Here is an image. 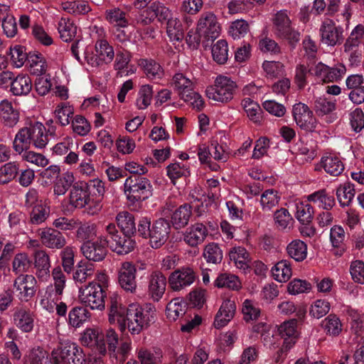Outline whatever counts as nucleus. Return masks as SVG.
Returning a JSON list of instances; mask_svg holds the SVG:
<instances>
[{"label": "nucleus", "mask_w": 364, "mask_h": 364, "mask_svg": "<svg viewBox=\"0 0 364 364\" xmlns=\"http://www.w3.org/2000/svg\"><path fill=\"white\" fill-rule=\"evenodd\" d=\"M48 136L46 127L39 122L31 123L16 133L14 140V149L21 154L32 144L36 148L42 149L48 143Z\"/></svg>", "instance_id": "1"}, {"label": "nucleus", "mask_w": 364, "mask_h": 364, "mask_svg": "<svg viewBox=\"0 0 364 364\" xmlns=\"http://www.w3.org/2000/svg\"><path fill=\"white\" fill-rule=\"evenodd\" d=\"M156 309L151 305L142 306L139 304L128 306L127 328L133 335H137L153 322Z\"/></svg>", "instance_id": "2"}, {"label": "nucleus", "mask_w": 364, "mask_h": 364, "mask_svg": "<svg viewBox=\"0 0 364 364\" xmlns=\"http://www.w3.org/2000/svg\"><path fill=\"white\" fill-rule=\"evenodd\" d=\"M172 85L179 97L189 103L193 108L200 110L203 107L204 101L201 95L194 91V82L192 79L183 73H176L173 77Z\"/></svg>", "instance_id": "3"}, {"label": "nucleus", "mask_w": 364, "mask_h": 364, "mask_svg": "<svg viewBox=\"0 0 364 364\" xmlns=\"http://www.w3.org/2000/svg\"><path fill=\"white\" fill-rule=\"evenodd\" d=\"M51 356L55 364H86L87 362L82 348L70 341L53 349Z\"/></svg>", "instance_id": "4"}, {"label": "nucleus", "mask_w": 364, "mask_h": 364, "mask_svg": "<svg viewBox=\"0 0 364 364\" xmlns=\"http://www.w3.org/2000/svg\"><path fill=\"white\" fill-rule=\"evenodd\" d=\"M237 84L230 77L219 75L214 82V85L207 87L205 93L208 99L221 103L230 102L234 97Z\"/></svg>", "instance_id": "5"}, {"label": "nucleus", "mask_w": 364, "mask_h": 364, "mask_svg": "<svg viewBox=\"0 0 364 364\" xmlns=\"http://www.w3.org/2000/svg\"><path fill=\"white\" fill-rule=\"evenodd\" d=\"M105 290H102L96 282H90L87 285L79 287L80 302L92 310H104L105 308Z\"/></svg>", "instance_id": "6"}, {"label": "nucleus", "mask_w": 364, "mask_h": 364, "mask_svg": "<svg viewBox=\"0 0 364 364\" xmlns=\"http://www.w3.org/2000/svg\"><path fill=\"white\" fill-rule=\"evenodd\" d=\"M151 183L144 177L129 176L123 186L127 199L133 203L148 198L151 194Z\"/></svg>", "instance_id": "7"}, {"label": "nucleus", "mask_w": 364, "mask_h": 364, "mask_svg": "<svg viewBox=\"0 0 364 364\" xmlns=\"http://www.w3.org/2000/svg\"><path fill=\"white\" fill-rule=\"evenodd\" d=\"M103 234L106 237L107 247L118 255H127L135 247V241L126 235L122 236L114 223L106 225Z\"/></svg>", "instance_id": "8"}, {"label": "nucleus", "mask_w": 364, "mask_h": 364, "mask_svg": "<svg viewBox=\"0 0 364 364\" xmlns=\"http://www.w3.org/2000/svg\"><path fill=\"white\" fill-rule=\"evenodd\" d=\"M273 31L280 38L286 39L290 43L298 42L300 38V33L291 26L287 10L278 11L272 19Z\"/></svg>", "instance_id": "9"}, {"label": "nucleus", "mask_w": 364, "mask_h": 364, "mask_svg": "<svg viewBox=\"0 0 364 364\" xmlns=\"http://www.w3.org/2000/svg\"><path fill=\"white\" fill-rule=\"evenodd\" d=\"M95 54L87 50L85 59L93 68H102L109 64L114 59V51L106 40H99L95 43Z\"/></svg>", "instance_id": "10"}, {"label": "nucleus", "mask_w": 364, "mask_h": 364, "mask_svg": "<svg viewBox=\"0 0 364 364\" xmlns=\"http://www.w3.org/2000/svg\"><path fill=\"white\" fill-rule=\"evenodd\" d=\"M128 306L124 305L122 297L114 293L109 296L108 320L111 324L117 323L121 331L127 329Z\"/></svg>", "instance_id": "11"}, {"label": "nucleus", "mask_w": 364, "mask_h": 364, "mask_svg": "<svg viewBox=\"0 0 364 364\" xmlns=\"http://www.w3.org/2000/svg\"><path fill=\"white\" fill-rule=\"evenodd\" d=\"M343 32V28L341 26H337L333 20L324 18L319 28L321 41L330 47L341 44L344 39Z\"/></svg>", "instance_id": "12"}, {"label": "nucleus", "mask_w": 364, "mask_h": 364, "mask_svg": "<svg viewBox=\"0 0 364 364\" xmlns=\"http://www.w3.org/2000/svg\"><path fill=\"white\" fill-rule=\"evenodd\" d=\"M197 277L196 272L190 267H183L173 272L168 278L171 289L181 291L192 285Z\"/></svg>", "instance_id": "13"}, {"label": "nucleus", "mask_w": 364, "mask_h": 364, "mask_svg": "<svg viewBox=\"0 0 364 364\" xmlns=\"http://www.w3.org/2000/svg\"><path fill=\"white\" fill-rule=\"evenodd\" d=\"M107 241L104 234L98 237L95 242L87 241L81 246L82 255L89 260L100 262L107 255Z\"/></svg>", "instance_id": "14"}, {"label": "nucleus", "mask_w": 364, "mask_h": 364, "mask_svg": "<svg viewBox=\"0 0 364 364\" xmlns=\"http://www.w3.org/2000/svg\"><path fill=\"white\" fill-rule=\"evenodd\" d=\"M197 31L208 40L217 38L220 33V26L216 16L212 12L203 13L198 21Z\"/></svg>", "instance_id": "15"}, {"label": "nucleus", "mask_w": 364, "mask_h": 364, "mask_svg": "<svg viewBox=\"0 0 364 364\" xmlns=\"http://www.w3.org/2000/svg\"><path fill=\"white\" fill-rule=\"evenodd\" d=\"M292 113L296 124L301 129L307 132H313L316 129L317 120L306 105L301 102L295 104Z\"/></svg>", "instance_id": "16"}, {"label": "nucleus", "mask_w": 364, "mask_h": 364, "mask_svg": "<svg viewBox=\"0 0 364 364\" xmlns=\"http://www.w3.org/2000/svg\"><path fill=\"white\" fill-rule=\"evenodd\" d=\"M136 268L131 262H124L118 269V282L127 292L134 293L136 290Z\"/></svg>", "instance_id": "17"}, {"label": "nucleus", "mask_w": 364, "mask_h": 364, "mask_svg": "<svg viewBox=\"0 0 364 364\" xmlns=\"http://www.w3.org/2000/svg\"><path fill=\"white\" fill-rule=\"evenodd\" d=\"M346 73L344 66L330 68L322 63H317L311 68V73L319 82L323 83L333 82L340 80Z\"/></svg>", "instance_id": "18"}, {"label": "nucleus", "mask_w": 364, "mask_h": 364, "mask_svg": "<svg viewBox=\"0 0 364 364\" xmlns=\"http://www.w3.org/2000/svg\"><path fill=\"white\" fill-rule=\"evenodd\" d=\"M170 230L171 226L167 220L160 218L155 221L149 236L151 246L156 249L161 247L168 240Z\"/></svg>", "instance_id": "19"}, {"label": "nucleus", "mask_w": 364, "mask_h": 364, "mask_svg": "<svg viewBox=\"0 0 364 364\" xmlns=\"http://www.w3.org/2000/svg\"><path fill=\"white\" fill-rule=\"evenodd\" d=\"M14 288L21 300L28 301L36 293V280L30 274H21L14 281Z\"/></svg>", "instance_id": "20"}, {"label": "nucleus", "mask_w": 364, "mask_h": 364, "mask_svg": "<svg viewBox=\"0 0 364 364\" xmlns=\"http://www.w3.org/2000/svg\"><path fill=\"white\" fill-rule=\"evenodd\" d=\"M43 245L50 249H61L66 244L63 235L56 229L48 228L40 230L38 232Z\"/></svg>", "instance_id": "21"}, {"label": "nucleus", "mask_w": 364, "mask_h": 364, "mask_svg": "<svg viewBox=\"0 0 364 364\" xmlns=\"http://www.w3.org/2000/svg\"><path fill=\"white\" fill-rule=\"evenodd\" d=\"M166 287V277L159 271L153 272L149 277L148 294L155 301L163 296Z\"/></svg>", "instance_id": "22"}, {"label": "nucleus", "mask_w": 364, "mask_h": 364, "mask_svg": "<svg viewBox=\"0 0 364 364\" xmlns=\"http://www.w3.org/2000/svg\"><path fill=\"white\" fill-rule=\"evenodd\" d=\"M80 341L86 346H96L97 350L102 355L107 351L104 336L98 329L87 328L82 334Z\"/></svg>", "instance_id": "23"}, {"label": "nucleus", "mask_w": 364, "mask_h": 364, "mask_svg": "<svg viewBox=\"0 0 364 364\" xmlns=\"http://www.w3.org/2000/svg\"><path fill=\"white\" fill-rule=\"evenodd\" d=\"M236 309L235 304L230 299H225L221 304L219 311L215 315L214 326L221 328L226 326L233 318Z\"/></svg>", "instance_id": "24"}, {"label": "nucleus", "mask_w": 364, "mask_h": 364, "mask_svg": "<svg viewBox=\"0 0 364 364\" xmlns=\"http://www.w3.org/2000/svg\"><path fill=\"white\" fill-rule=\"evenodd\" d=\"M131 58V54L127 50L117 52L114 69L117 71V76L125 77L135 73L136 68L133 65H129Z\"/></svg>", "instance_id": "25"}, {"label": "nucleus", "mask_w": 364, "mask_h": 364, "mask_svg": "<svg viewBox=\"0 0 364 364\" xmlns=\"http://www.w3.org/2000/svg\"><path fill=\"white\" fill-rule=\"evenodd\" d=\"M36 274L42 282H46L50 277V262L48 255L44 250H37L34 254Z\"/></svg>", "instance_id": "26"}, {"label": "nucleus", "mask_w": 364, "mask_h": 364, "mask_svg": "<svg viewBox=\"0 0 364 364\" xmlns=\"http://www.w3.org/2000/svg\"><path fill=\"white\" fill-rule=\"evenodd\" d=\"M296 319L284 321L279 326L278 328L279 333L284 339L282 346L283 349L288 350L295 344L296 338Z\"/></svg>", "instance_id": "27"}, {"label": "nucleus", "mask_w": 364, "mask_h": 364, "mask_svg": "<svg viewBox=\"0 0 364 364\" xmlns=\"http://www.w3.org/2000/svg\"><path fill=\"white\" fill-rule=\"evenodd\" d=\"M0 119L5 126L14 127L19 121V112L11 102L2 100L0 102Z\"/></svg>", "instance_id": "28"}, {"label": "nucleus", "mask_w": 364, "mask_h": 364, "mask_svg": "<svg viewBox=\"0 0 364 364\" xmlns=\"http://www.w3.org/2000/svg\"><path fill=\"white\" fill-rule=\"evenodd\" d=\"M320 163L325 172L331 176H340L345 168L340 157L333 154L323 156Z\"/></svg>", "instance_id": "29"}, {"label": "nucleus", "mask_w": 364, "mask_h": 364, "mask_svg": "<svg viewBox=\"0 0 364 364\" xmlns=\"http://www.w3.org/2000/svg\"><path fill=\"white\" fill-rule=\"evenodd\" d=\"M208 230L202 223H196L189 227L185 233L184 241L191 247H196L203 242Z\"/></svg>", "instance_id": "30"}, {"label": "nucleus", "mask_w": 364, "mask_h": 364, "mask_svg": "<svg viewBox=\"0 0 364 364\" xmlns=\"http://www.w3.org/2000/svg\"><path fill=\"white\" fill-rule=\"evenodd\" d=\"M336 109V101H331L324 97H317L314 104V109L319 117H326L328 122H332L334 117L329 116Z\"/></svg>", "instance_id": "31"}, {"label": "nucleus", "mask_w": 364, "mask_h": 364, "mask_svg": "<svg viewBox=\"0 0 364 364\" xmlns=\"http://www.w3.org/2000/svg\"><path fill=\"white\" fill-rule=\"evenodd\" d=\"M32 87L30 77L26 74H19L12 80L10 91L16 96L27 95L31 91Z\"/></svg>", "instance_id": "32"}, {"label": "nucleus", "mask_w": 364, "mask_h": 364, "mask_svg": "<svg viewBox=\"0 0 364 364\" xmlns=\"http://www.w3.org/2000/svg\"><path fill=\"white\" fill-rule=\"evenodd\" d=\"M138 64L149 80H161L164 76V69L159 63L153 59H140Z\"/></svg>", "instance_id": "33"}, {"label": "nucleus", "mask_w": 364, "mask_h": 364, "mask_svg": "<svg viewBox=\"0 0 364 364\" xmlns=\"http://www.w3.org/2000/svg\"><path fill=\"white\" fill-rule=\"evenodd\" d=\"M229 256L237 268L244 271L250 268L251 259L245 247L240 246L232 247L229 252Z\"/></svg>", "instance_id": "34"}, {"label": "nucleus", "mask_w": 364, "mask_h": 364, "mask_svg": "<svg viewBox=\"0 0 364 364\" xmlns=\"http://www.w3.org/2000/svg\"><path fill=\"white\" fill-rule=\"evenodd\" d=\"M28 63L32 75L41 76L46 72L48 66L46 58L38 52L35 51L28 54Z\"/></svg>", "instance_id": "35"}, {"label": "nucleus", "mask_w": 364, "mask_h": 364, "mask_svg": "<svg viewBox=\"0 0 364 364\" xmlns=\"http://www.w3.org/2000/svg\"><path fill=\"white\" fill-rule=\"evenodd\" d=\"M307 199L323 210H330L335 205L334 198L327 193L325 189L319 190L309 195Z\"/></svg>", "instance_id": "36"}, {"label": "nucleus", "mask_w": 364, "mask_h": 364, "mask_svg": "<svg viewBox=\"0 0 364 364\" xmlns=\"http://www.w3.org/2000/svg\"><path fill=\"white\" fill-rule=\"evenodd\" d=\"M326 335L330 336H338L343 330V323L336 314H331L322 320L321 323Z\"/></svg>", "instance_id": "37"}, {"label": "nucleus", "mask_w": 364, "mask_h": 364, "mask_svg": "<svg viewBox=\"0 0 364 364\" xmlns=\"http://www.w3.org/2000/svg\"><path fill=\"white\" fill-rule=\"evenodd\" d=\"M90 197L88 191L80 186H75L70 192V204L76 208L86 206Z\"/></svg>", "instance_id": "38"}, {"label": "nucleus", "mask_w": 364, "mask_h": 364, "mask_svg": "<svg viewBox=\"0 0 364 364\" xmlns=\"http://www.w3.org/2000/svg\"><path fill=\"white\" fill-rule=\"evenodd\" d=\"M361 44L350 41H345L343 44V52L347 55L350 66H358L361 63L363 51Z\"/></svg>", "instance_id": "39"}, {"label": "nucleus", "mask_w": 364, "mask_h": 364, "mask_svg": "<svg viewBox=\"0 0 364 364\" xmlns=\"http://www.w3.org/2000/svg\"><path fill=\"white\" fill-rule=\"evenodd\" d=\"M274 279L279 282H287L292 275L291 262L287 259L278 262L272 268Z\"/></svg>", "instance_id": "40"}, {"label": "nucleus", "mask_w": 364, "mask_h": 364, "mask_svg": "<svg viewBox=\"0 0 364 364\" xmlns=\"http://www.w3.org/2000/svg\"><path fill=\"white\" fill-rule=\"evenodd\" d=\"M192 215L191 206L183 204L176 209L172 215L171 221L176 229L185 227Z\"/></svg>", "instance_id": "41"}, {"label": "nucleus", "mask_w": 364, "mask_h": 364, "mask_svg": "<svg viewBox=\"0 0 364 364\" xmlns=\"http://www.w3.org/2000/svg\"><path fill=\"white\" fill-rule=\"evenodd\" d=\"M354 185L350 182L341 184L336 189V197L339 204L343 206H348L355 196Z\"/></svg>", "instance_id": "42"}, {"label": "nucleus", "mask_w": 364, "mask_h": 364, "mask_svg": "<svg viewBox=\"0 0 364 364\" xmlns=\"http://www.w3.org/2000/svg\"><path fill=\"white\" fill-rule=\"evenodd\" d=\"M77 26L68 18L62 17L58 22V30L63 41H72L77 34Z\"/></svg>", "instance_id": "43"}, {"label": "nucleus", "mask_w": 364, "mask_h": 364, "mask_svg": "<svg viewBox=\"0 0 364 364\" xmlns=\"http://www.w3.org/2000/svg\"><path fill=\"white\" fill-rule=\"evenodd\" d=\"M346 314L350 320L351 330L358 336L364 331V314L358 310L348 306Z\"/></svg>", "instance_id": "44"}, {"label": "nucleus", "mask_w": 364, "mask_h": 364, "mask_svg": "<svg viewBox=\"0 0 364 364\" xmlns=\"http://www.w3.org/2000/svg\"><path fill=\"white\" fill-rule=\"evenodd\" d=\"M287 252L295 261L301 262L306 258L307 245L300 240H294L287 245Z\"/></svg>", "instance_id": "45"}, {"label": "nucleus", "mask_w": 364, "mask_h": 364, "mask_svg": "<svg viewBox=\"0 0 364 364\" xmlns=\"http://www.w3.org/2000/svg\"><path fill=\"white\" fill-rule=\"evenodd\" d=\"M116 221L124 235H129L136 231L134 218L132 213L120 212L117 215Z\"/></svg>", "instance_id": "46"}, {"label": "nucleus", "mask_w": 364, "mask_h": 364, "mask_svg": "<svg viewBox=\"0 0 364 364\" xmlns=\"http://www.w3.org/2000/svg\"><path fill=\"white\" fill-rule=\"evenodd\" d=\"M94 273L95 269L92 264L80 263L76 266L73 273V278L77 284H82L87 279H90Z\"/></svg>", "instance_id": "47"}, {"label": "nucleus", "mask_w": 364, "mask_h": 364, "mask_svg": "<svg viewBox=\"0 0 364 364\" xmlns=\"http://www.w3.org/2000/svg\"><path fill=\"white\" fill-rule=\"evenodd\" d=\"M14 322L22 331L31 332L33 328V319L29 311L21 309L14 316Z\"/></svg>", "instance_id": "48"}, {"label": "nucleus", "mask_w": 364, "mask_h": 364, "mask_svg": "<svg viewBox=\"0 0 364 364\" xmlns=\"http://www.w3.org/2000/svg\"><path fill=\"white\" fill-rule=\"evenodd\" d=\"M280 196L274 189H267L262 194L259 200L260 205L263 211H270L278 205L280 200Z\"/></svg>", "instance_id": "49"}, {"label": "nucleus", "mask_w": 364, "mask_h": 364, "mask_svg": "<svg viewBox=\"0 0 364 364\" xmlns=\"http://www.w3.org/2000/svg\"><path fill=\"white\" fill-rule=\"evenodd\" d=\"M166 33L171 41H180L184 36V27L176 17L170 18L166 23Z\"/></svg>", "instance_id": "50"}, {"label": "nucleus", "mask_w": 364, "mask_h": 364, "mask_svg": "<svg viewBox=\"0 0 364 364\" xmlns=\"http://www.w3.org/2000/svg\"><path fill=\"white\" fill-rule=\"evenodd\" d=\"M276 228L281 231H287L291 229L293 224V218L286 208L277 210L274 215Z\"/></svg>", "instance_id": "51"}, {"label": "nucleus", "mask_w": 364, "mask_h": 364, "mask_svg": "<svg viewBox=\"0 0 364 364\" xmlns=\"http://www.w3.org/2000/svg\"><path fill=\"white\" fill-rule=\"evenodd\" d=\"M295 206L296 218L304 225L309 224L313 219L314 215V209L311 205L307 202L299 201L296 203Z\"/></svg>", "instance_id": "52"}, {"label": "nucleus", "mask_w": 364, "mask_h": 364, "mask_svg": "<svg viewBox=\"0 0 364 364\" xmlns=\"http://www.w3.org/2000/svg\"><path fill=\"white\" fill-rule=\"evenodd\" d=\"M186 304L178 298L171 300L166 306V316L170 321H176L185 314Z\"/></svg>", "instance_id": "53"}, {"label": "nucleus", "mask_w": 364, "mask_h": 364, "mask_svg": "<svg viewBox=\"0 0 364 364\" xmlns=\"http://www.w3.org/2000/svg\"><path fill=\"white\" fill-rule=\"evenodd\" d=\"M137 358L141 364H161L162 363L161 352L146 348L137 350Z\"/></svg>", "instance_id": "54"}, {"label": "nucleus", "mask_w": 364, "mask_h": 364, "mask_svg": "<svg viewBox=\"0 0 364 364\" xmlns=\"http://www.w3.org/2000/svg\"><path fill=\"white\" fill-rule=\"evenodd\" d=\"M90 316V313L84 307H74L69 312V323L75 327L78 328L85 323Z\"/></svg>", "instance_id": "55"}, {"label": "nucleus", "mask_w": 364, "mask_h": 364, "mask_svg": "<svg viewBox=\"0 0 364 364\" xmlns=\"http://www.w3.org/2000/svg\"><path fill=\"white\" fill-rule=\"evenodd\" d=\"M203 255L209 264H219L223 259V252L218 245L215 242L205 245Z\"/></svg>", "instance_id": "56"}, {"label": "nucleus", "mask_w": 364, "mask_h": 364, "mask_svg": "<svg viewBox=\"0 0 364 364\" xmlns=\"http://www.w3.org/2000/svg\"><path fill=\"white\" fill-rule=\"evenodd\" d=\"M242 105L249 119L255 123L259 122L262 118V109L259 104L250 98H245Z\"/></svg>", "instance_id": "57"}, {"label": "nucleus", "mask_w": 364, "mask_h": 364, "mask_svg": "<svg viewBox=\"0 0 364 364\" xmlns=\"http://www.w3.org/2000/svg\"><path fill=\"white\" fill-rule=\"evenodd\" d=\"M153 87L150 85H141L139 90L136 106L139 109H145L151 104L153 97Z\"/></svg>", "instance_id": "58"}, {"label": "nucleus", "mask_w": 364, "mask_h": 364, "mask_svg": "<svg viewBox=\"0 0 364 364\" xmlns=\"http://www.w3.org/2000/svg\"><path fill=\"white\" fill-rule=\"evenodd\" d=\"M215 285L219 288L226 287L232 290H239L242 285L239 278L235 274H221L215 280Z\"/></svg>", "instance_id": "59"}, {"label": "nucleus", "mask_w": 364, "mask_h": 364, "mask_svg": "<svg viewBox=\"0 0 364 364\" xmlns=\"http://www.w3.org/2000/svg\"><path fill=\"white\" fill-rule=\"evenodd\" d=\"M73 113L74 109L68 102H62L58 105L55 109V117L62 126L70 124Z\"/></svg>", "instance_id": "60"}, {"label": "nucleus", "mask_w": 364, "mask_h": 364, "mask_svg": "<svg viewBox=\"0 0 364 364\" xmlns=\"http://www.w3.org/2000/svg\"><path fill=\"white\" fill-rule=\"evenodd\" d=\"M212 56L218 64H225L228 59V46L225 40H219L212 47Z\"/></svg>", "instance_id": "61"}, {"label": "nucleus", "mask_w": 364, "mask_h": 364, "mask_svg": "<svg viewBox=\"0 0 364 364\" xmlns=\"http://www.w3.org/2000/svg\"><path fill=\"white\" fill-rule=\"evenodd\" d=\"M61 9L64 11L73 15L85 14L90 11L89 4L85 1H80L63 2Z\"/></svg>", "instance_id": "62"}, {"label": "nucleus", "mask_w": 364, "mask_h": 364, "mask_svg": "<svg viewBox=\"0 0 364 364\" xmlns=\"http://www.w3.org/2000/svg\"><path fill=\"white\" fill-rule=\"evenodd\" d=\"M76 228V237L80 241H89L97 235V226L94 223H82L79 220V225Z\"/></svg>", "instance_id": "63"}, {"label": "nucleus", "mask_w": 364, "mask_h": 364, "mask_svg": "<svg viewBox=\"0 0 364 364\" xmlns=\"http://www.w3.org/2000/svg\"><path fill=\"white\" fill-rule=\"evenodd\" d=\"M60 296H55L53 286L47 287L43 295L41 296L40 305L48 312H53L55 309V304Z\"/></svg>", "instance_id": "64"}]
</instances>
